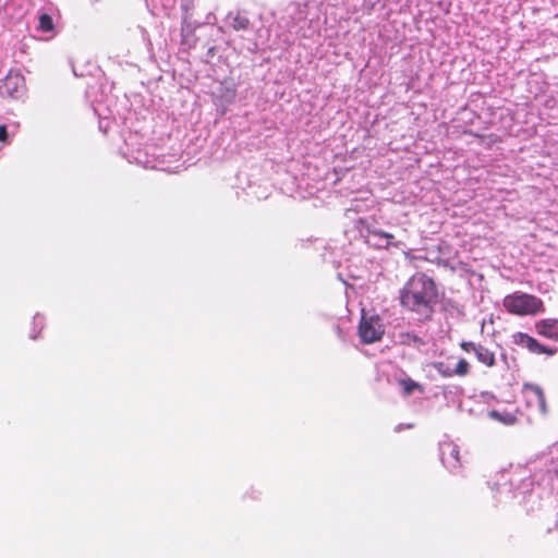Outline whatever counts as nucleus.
Masks as SVG:
<instances>
[{
	"instance_id": "nucleus-2",
	"label": "nucleus",
	"mask_w": 558,
	"mask_h": 558,
	"mask_svg": "<svg viewBox=\"0 0 558 558\" xmlns=\"http://www.w3.org/2000/svg\"><path fill=\"white\" fill-rule=\"evenodd\" d=\"M502 306L509 314L517 316H535L545 312L542 299L521 291L506 295L502 300Z\"/></svg>"
},
{
	"instance_id": "nucleus-11",
	"label": "nucleus",
	"mask_w": 558,
	"mask_h": 558,
	"mask_svg": "<svg viewBox=\"0 0 558 558\" xmlns=\"http://www.w3.org/2000/svg\"><path fill=\"white\" fill-rule=\"evenodd\" d=\"M488 416L493 420L501 422L505 425H513L517 422L515 415L511 413H500L496 410L489 411Z\"/></svg>"
},
{
	"instance_id": "nucleus-8",
	"label": "nucleus",
	"mask_w": 558,
	"mask_h": 558,
	"mask_svg": "<svg viewBox=\"0 0 558 558\" xmlns=\"http://www.w3.org/2000/svg\"><path fill=\"white\" fill-rule=\"evenodd\" d=\"M537 335L558 341V319L557 318H544L537 320L534 325Z\"/></svg>"
},
{
	"instance_id": "nucleus-10",
	"label": "nucleus",
	"mask_w": 558,
	"mask_h": 558,
	"mask_svg": "<svg viewBox=\"0 0 558 558\" xmlns=\"http://www.w3.org/2000/svg\"><path fill=\"white\" fill-rule=\"evenodd\" d=\"M480 363L485 366L492 367L495 364V355L494 353L483 345H478L474 353Z\"/></svg>"
},
{
	"instance_id": "nucleus-14",
	"label": "nucleus",
	"mask_w": 558,
	"mask_h": 558,
	"mask_svg": "<svg viewBox=\"0 0 558 558\" xmlns=\"http://www.w3.org/2000/svg\"><path fill=\"white\" fill-rule=\"evenodd\" d=\"M39 29L46 33L54 32V24L52 17L49 14H41L39 16Z\"/></svg>"
},
{
	"instance_id": "nucleus-12",
	"label": "nucleus",
	"mask_w": 558,
	"mask_h": 558,
	"mask_svg": "<svg viewBox=\"0 0 558 558\" xmlns=\"http://www.w3.org/2000/svg\"><path fill=\"white\" fill-rule=\"evenodd\" d=\"M399 385L402 387L405 396L412 395L414 390H423V387L411 378L400 379Z\"/></svg>"
},
{
	"instance_id": "nucleus-4",
	"label": "nucleus",
	"mask_w": 558,
	"mask_h": 558,
	"mask_svg": "<svg viewBox=\"0 0 558 558\" xmlns=\"http://www.w3.org/2000/svg\"><path fill=\"white\" fill-rule=\"evenodd\" d=\"M522 395L526 401L527 407L536 408L542 414L547 413L546 398L541 386L531 383H524L522 386Z\"/></svg>"
},
{
	"instance_id": "nucleus-1",
	"label": "nucleus",
	"mask_w": 558,
	"mask_h": 558,
	"mask_svg": "<svg viewBox=\"0 0 558 558\" xmlns=\"http://www.w3.org/2000/svg\"><path fill=\"white\" fill-rule=\"evenodd\" d=\"M438 302V290L435 281L424 272H415L400 291L401 306L417 315L418 320L433 318Z\"/></svg>"
},
{
	"instance_id": "nucleus-3",
	"label": "nucleus",
	"mask_w": 558,
	"mask_h": 558,
	"mask_svg": "<svg viewBox=\"0 0 558 558\" xmlns=\"http://www.w3.org/2000/svg\"><path fill=\"white\" fill-rule=\"evenodd\" d=\"M384 331V326L379 316L374 315L369 317H362L359 326V335L362 342H376L381 339Z\"/></svg>"
},
{
	"instance_id": "nucleus-5",
	"label": "nucleus",
	"mask_w": 558,
	"mask_h": 558,
	"mask_svg": "<svg viewBox=\"0 0 558 558\" xmlns=\"http://www.w3.org/2000/svg\"><path fill=\"white\" fill-rule=\"evenodd\" d=\"M512 341L515 345L524 348L535 354L554 355L557 351L556 349L539 343L535 338L524 332L514 333Z\"/></svg>"
},
{
	"instance_id": "nucleus-16",
	"label": "nucleus",
	"mask_w": 558,
	"mask_h": 558,
	"mask_svg": "<svg viewBox=\"0 0 558 558\" xmlns=\"http://www.w3.org/2000/svg\"><path fill=\"white\" fill-rule=\"evenodd\" d=\"M0 142L3 144L9 142V134L5 124H0Z\"/></svg>"
},
{
	"instance_id": "nucleus-15",
	"label": "nucleus",
	"mask_w": 558,
	"mask_h": 558,
	"mask_svg": "<svg viewBox=\"0 0 558 558\" xmlns=\"http://www.w3.org/2000/svg\"><path fill=\"white\" fill-rule=\"evenodd\" d=\"M368 232L374 236H378V238H383V239H387V240H390L393 238V234L388 233L383 230H378V229H373V230H369Z\"/></svg>"
},
{
	"instance_id": "nucleus-9",
	"label": "nucleus",
	"mask_w": 558,
	"mask_h": 558,
	"mask_svg": "<svg viewBox=\"0 0 558 558\" xmlns=\"http://www.w3.org/2000/svg\"><path fill=\"white\" fill-rule=\"evenodd\" d=\"M23 87V77L17 73H9L3 80L1 89L10 97H19Z\"/></svg>"
},
{
	"instance_id": "nucleus-7",
	"label": "nucleus",
	"mask_w": 558,
	"mask_h": 558,
	"mask_svg": "<svg viewBox=\"0 0 558 558\" xmlns=\"http://www.w3.org/2000/svg\"><path fill=\"white\" fill-rule=\"evenodd\" d=\"M434 368L442 376V377H452L459 376L463 377L469 374L470 364L465 359H460L454 368H450L445 362H435Z\"/></svg>"
},
{
	"instance_id": "nucleus-13",
	"label": "nucleus",
	"mask_w": 558,
	"mask_h": 558,
	"mask_svg": "<svg viewBox=\"0 0 558 558\" xmlns=\"http://www.w3.org/2000/svg\"><path fill=\"white\" fill-rule=\"evenodd\" d=\"M248 26H250V20L245 15L236 14L235 16L232 17L231 27L234 31H245L248 28Z\"/></svg>"
},
{
	"instance_id": "nucleus-6",
	"label": "nucleus",
	"mask_w": 558,
	"mask_h": 558,
	"mask_svg": "<svg viewBox=\"0 0 558 558\" xmlns=\"http://www.w3.org/2000/svg\"><path fill=\"white\" fill-rule=\"evenodd\" d=\"M441 462L450 471L462 466L459 447L451 442H444L440 447Z\"/></svg>"
},
{
	"instance_id": "nucleus-17",
	"label": "nucleus",
	"mask_w": 558,
	"mask_h": 558,
	"mask_svg": "<svg viewBox=\"0 0 558 558\" xmlns=\"http://www.w3.org/2000/svg\"><path fill=\"white\" fill-rule=\"evenodd\" d=\"M480 344H475L473 342H462L461 343V349L468 353L470 352H474L475 353V350L478 348Z\"/></svg>"
}]
</instances>
